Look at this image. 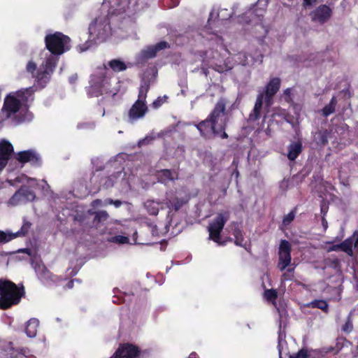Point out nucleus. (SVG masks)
Listing matches in <instances>:
<instances>
[{
	"mask_svg": "<svg viewBox=\"0 0 358 358\" xmlns=\"http://www.w3.org/2000/svg\"><path fill=\"white\" fill-rule=\"evenodd\" d=\"M226 106L227 100L221 97L205 120L197 123L189 122L188 124L195 127L203 139L209 140L214 137L227 139L229 136L226 132V129L229 119L225 117Z\"/></svg>",
	"mask_w": 358,
	"mask_h": 358,
	"instance_id": "obj_1",
	"label": "nucleus"
},
{
	"mask_svg": "<svg viewBox=\"0 0 358 358\" xmlns=\"http://www.w3.org/2000/svg\"><path fill=\"white\" fill-rule=\"evenodd\" d=\"M44 42L46 49L51 55L46 58L43 70L39 71L36 76L40 85H45L50 80L59 60L57 57L69 51L71 48L70 37L60 31L46 34Z\"/></svg>",
	"mask_w": 358,
	"mask_h": 358,
	"instance_id": "obj_2",
	"label": "nucleus"
},
{
	"mask_svg": "<svg viewBox=\"0 0 358 358\" xmlns=\"http://www.w3.org/2000/svg\"><path fill=\"white\" fill-rule=\"evenodd\" d=\"M25 294V289L22 283L17 285L10 280L1 278L0 310H8L18 305Z\"/></svg>",
	"mask_w": 358,
	"mask_h": 358,
	"instance_id": "obj_3",
	"label": "nucleus"
},
{
	"mask_svg": "<svg viewBox=\"0 0 358 358\" xmlns=\"http://www.w3.org/2000/svg\"><path fill=\"white\" fill-rule=\"evenodd\" d=\"M33 94L31 87L22 89L13 94L6 95L1 108L2 113H6V118H9L17 113L22 105L28 102L29 98Z\"/></svg>",
	"mask_w": 358,
	"mask_h": 358,
	"instance_id": "obj_4",
	"label": "nucleus"
},
{
	"mask_svg": "<svg viewBox=\"0 0 358 358\" xmlns=\"http://www.w3.org/2000/svg\"><path fill=\"white\" fill-rule=\"evenodd\" d=\"M229 218L230 212L229 210H220L208 227L209 239L220 246H224L227 244V241H222L221 233Z\"/></svg>",
	"mask_w": 358,
	"mask_h": 358,
	"instance_id": "obj_5",
	"label": "nucleus"
},
{
	"mask_svg": "<svg viewBox=\"0 0 358 358\" xmlns=\"http://www.w3.org/2000/svg\"><path fill=\"white\" fill-rule=\"evenodd\" d=\"M110 29V24L107 20H96L90 24V38L94 43L103 42L108 37Z\"/></svg>",
	"mask_w": 358,
	"mask_h": 358,
	"instance_id": "obj_6",
	"label": "nucleus"
},
{
	"mask_svg": "<svg viewBox=\"0 0 358 358\" xmlns=\"http://www.w3.org/2000/svg\"><path fill=\"white\" fill-rule=\"evenodd\" d=\"M109 3L118 15L127 13L129 16H131L143 9V6H139V0H109Z\"/></svg>",
	"mask_w": 358,
	"mask_h": 358,
	"instance_id": "obj_7",
	"label": "nucleus"
},
{
	"mask_svg": "<svg viewBox=\"0 0 358 358\" xmlns=\"http://www.w3.org/2000/svg\"><path fill=\"white\" fill-rule=\"evenodd\" d=\"M280 85V79L278 77L273 78L266 85L264 91L259 92L258 94H262L264 99L265 107L267 110L273 104V97L279 91Z\"/></svg>",
	"mask_w": 358,
	"mask_h": 358,
	"instance_id": "obj_8",
	"label": "nucleus"
},
{
	"mask_svg": "<svg viewBox=\"0 0 358 358\" xmlns=\"http://www.w3.org/2000/svg\"><path fill=\"white\" fill-rule=\"evenodd\" d=\"M140 348L129 343H120L113 355L110 358H141Z\"/></svg>",
	"mask_w": 358,
	"mask_h": 358,
	"instance_id": "obj_9",
	"label": "nucleus"
},
{
	"mask_svg": "<svg viewBox=\"0 0 358 358\" xmlns=\"http://www.w3.org/2000/svg\"><path fill=\"white\" fill-rule=\"evenodd\" d=\"M291 245L287 240H282L279 246V259L278 267L280 271H284L291 263Z\"/></svg>",
	"mask_w": 358,
	"mask_h": 358,
	"instance_id": "obj_10",
	"label": "nucleus"
},
{
	"mask_svg": "<svg viewBox=\"0 0 358 358\" xmlns=\"http://www.w3.org/2000/svg\"><path fill=\"white\" fill-rule=\"evenodd\" d=\"M106 79V73L101 72L93 75L87 88V94L90 97H98L102 94L103 83Z\"/></svg>",
	"mask_w": 358,
	"mask_h": 358,
	"instance_id": "obj_11",
	"label": "nucleus"
},
{
	"mask_svg": "<svg viewBox=\"0 0 358 358\" xmlns=\"http://www.w3.org/2000/svg\"><path fill=\"white\" fill-rule=\"evenodd\" d=\"M16 159L22 164L29 162L35 166H39L42 163L40 156L33 150L19 152L17 154Z\"/></svg>",
	"mask_w": 358,
	"mask_h": 358,
	"instance_id": "obj_12",
	"label": "nucleus"
},
{
	"mask_svg": "<svg viewBox=\"0 0 358 358\" xmlns=\"http://www.w3.org/2000/svg\"><path fill=\"white\" fill-rule=\"evenodd\" d=\"M35 198L36 194L29 187L22 185L10 199V203L13 205H17L22 199L28 201H32Z\"/></svg>",
	"mask_w": 358,
	"mask_h": 358,
	"instance_id": "obj_13",
	"label": "nucleus"
},
{
	"mask_svg": "<svg viewBox=\"0 0 358 358\" xmlns=\"http://www.w3.org/2000/svg\"><path fill=\"white\" fill-rule=\"evenodd\" d=\"M165 204L170 211H178L188 201V199L183 197H178L176 192L171 191L166 192L165 196Z\"/></svg>",
	"mask_w": 358,
	"mask_h": 358,
	"instance_id": "obj_14",
	"label": "nucleus"
},
{
	"mask_svg": "<svg viewBox=\"0 0 358 358\" xmlns=\"http://www.w3.org/2000/svg\"><path fill=\"white\" fill-rule=\"evenodd\" d=\"M148 110V108L146 106V102L136 100L129 110L128 117L129 121L132 122L138 119L143 118Z\"/></svg>",
	"mask_w": 358,
	"mask_h": 358,
	"instance_id": "obj_15",
	"label": "nucleus"
},
{
	"mask_svg": "<svg viewBox=\"0 0 358 358\" xmlns=\"http://www.w3.org/2000/svg\"><path fill=\"white\" fill-rule=\"evenodd\" d=\"M331 15L330 8L327 5H322L314 11L313 19L324 23L331 17Z\"/></svg>",
	"mask_w": 358,
	"mask_h": 358,
	"instance_id": "obj_16",
	"label": "nucleus"
},
{
	"mask_svg": "<svg viewBox=\"0 0 358 358\" xmlns=\"http://www.w3.org/2000/svg\"><path fill=\"white\" fill-rule=\"evenodd\" d=\"M264 99L262 94H257V99L255 103L252 111L249 115V120L252 122L257 121L262 116V110Z\"/></svg>",
	"mask_w": 358,
	"mask_h": 358,
	"instance_id": "obj_17",
	"label": "nucleus"
},
{
	"mask_svg": "<svg viewBox=\"0 0 358 358\" xmlns=\"http://www.w3.org/2000/svg\"><path fill=\"white\" fill-rule=\"evenodd\" d=\"M287 158L290 161H294L302 152L303 145L301 141L290 143L287 148Z\"/></svg>",
	"mask_w": 358,
	"mask_h": 358,
	"instance_id": "obj_18",
	"label": "nucleus"
},
{
	"mask_svg": "<svg viewBox=\"0 0 358 358\" xmlns=\"http://www.w3.org/2000/svg\"><path fill=\"white\" fill-rule=\"evenodd\" d=\"M14 152L13 145L6 140L0 141V157L8 162Z\"/></svg>",
	"mask_w": 358,
	"mask_h": 358,
	"instance_id": "obj_19",
	"label": "nucleus"
},
{
	"mask_svg": "<svg viewBox=\"0 0 358 358\" xmlns=\"http://www.w3.org/2000/svg\"><path fill=\"white\" fill-rule=\"evenodd\" d=\"M232 234L234 236V243L236 245L244 247V238L242 230L236 222L233 223Z\"/></svg>",
	"mask_w": 358,
	"mask_h": 358,
	"instance_id": "obj_20",
	"label": "nucleus"
},
{
	"mask_svg": "<svg viewBox=\"0 0 358 358\" xmlns=\"http://www.w3.org/2000/svg\"><path fill=\"white\" fill-rule=\"evenodd\" d=\"M38 324L39 322L36 318H31L27 322L25 327V333L29 337L34 338L36 336Z\"/></svg>",
	"mask_w": 358,
	"mask_h": 358,
	"instance_id": "obj_21",
	"label": "nucleus"
},
{
	"mask_svg": "<svg viewBox=\"0 0 358 358\" xmlns=\"http://www.w3.org/2000/svg\"><path fill=\"white\" fill-rule=\"evenodd\" d=\"M35 271L41 280L51 279L52 273L44 264H36Z\"/></svg>",
	"mask_w": 358,
	"mask_h": 358,
	"instance_id": "obj_22",
	"label": "nucleus"
},
{
	"mask_svg": "<svg viewBox=\"0 0 358 358\" xmlns=\"http://www.w3.org/2000/svg\"><path fill=\"white\" fill-rule=\"evenodd\" d=\"M108 66L114 71V72H120L124 71L127 69V66L126 64L119 59H113L108 62Z\"/></svg>",
	"mask_w": 358,
	"mask_h": 358,
	"instance_id": "obj_23",
	"label": "nucleus"
},
{
	"mask_svg": "<svg viewBox=\"0 0 358 358\" xmlns=\"http://www.w3.org/2000/svg\"><path fill=\"white\" fill-rule=\"evenodd\" d=\"M157 178L159 182L166 183L169 181H173V172L170 169H162L157 173Z\"/></svg>",
	"mask_w": 358,
	"mask_h": 358,
	"instance_id": "obj_24",
	"label": "nucleus"
},
{
	"mask_svg": "<svg viewBox=\"0 0 358 358\" xmlns=\"http://www.w3.org/2000/svg\"><path fill=\"white\" fill-rule=\"evenodd\" d=\"M353 243L355 244L353 236L346 238L344 241L341 243V251L352 257L353 255Z\"/></svg>",
	"mask_w": 358,
	"mask_h": 358,
	"instance_id": "obj_25",
	"label": "nucleus"
},
{
	"mask_svg": "<svg viewBox=\"0 0 358 358\" xmlns=\"http://www.w3.org/2000/svg\"><path fill=\"white\" fill-rule=\"evenodd\" d=\"M150 90V82L143 80L141 82L139 90L138 99L146 102L147 94Z\"/></svg>",
	"mask_w": 358,
	"mask_h": 358,
	"instance_id": "obj_26",
	"label": "nucleus"
},
{
	"mask_svg": "<svg viewBox=\"0 0 358 358\" xmlns=\"http://www.w3.org/2000/svg\"><path fill=\"white\" fill-rule=\"evenodd\" d=\"M161 204L159 201L148 200L145 203V207L148 213L151 215H157L159 213V206Z\"/></svg>",
	"mask_w": 358,
	"mask_h": 358,
	"instance_id": "obj_27",
	"label": "nucleus"
},
{
	"mask_svg": "<svg viewBox=\"0 0 358 358\" xmlns=\"http://www.w3.org/2000/svg\"><path fill=\"white\" fill-rule=\"evenodd\" d=\"M337 104V100L336 96H333L329 104L326 105L322 108V115L325 117H328L329 115L334 113L335 112L336 106Z\"/></svg>",
	"mask_w": 358,
	"mask_h": 358,
	"instance_id": "obj_28",
	"label": "nucleus"
},
{
	"mask_svg": "<svg viewBox=\"0 0 358 358\" xmlns=\"http://www.w3.org/2000/svg\"><path fill=\"white\" fill-rule=\"evenodd\" d=\"M32 224L27 220L25 218L23 219V224L21 227L20 229L17 231V232L14 233L15 235V237H24L27 236L31 229Z\"/></svg>",
	"mask_w": 358,
	"mask_h": 358,
	"instance_id": "obj_29",
	"label": "nucleus"
},
{
	"mask_svg": "<svg viewBox=\"0 0 358 358\" xmlns=\"http://www.w3.org/2000/svg\"><path fill=\"white\" fill-rule=\"evenodd\" d=\"M328 136L329 132L327 131V130L318 131L315 137L317 143L321 145H327L328 143Z\"/></svg>",
	"mask_w": 358,
	"mask_h": 358,
	"instance_id": "obj_30",
	"label": "nucleus"
},
{
	"mask_svg": "<svg viewBox=\"0 0 358 358\" xmlns=\"http://www.w3.org/2000/svg\"><path fill=\"white\" fill-rule=\"evenodd\" d=\"M309 306L312 308H319L323 310L324 313H328L329 311L328 303L324 300H315L310 302Z\"/></svg>",
	"mask_w": 358,
	"mask_h": 358,
	"instance_id": "obj_31",
	"label": "nucleus"
},
{
	"mask_svg": "<svg viewBox=\"0 0 358 358\" xmlns=\"http://www.w3.org/2000/svg\"><path fill=\"white\" fill-rule=\"evenodd\" d=\"M95 216L94 219V223L95 224H99L103 222H106L109 215L108 213L106 210H99L94 213Z\"/></svg>",
	"mask_w": 358,
	"mask_h": 358,
	"instance_id": "obj_32",
	"label": "nucleus"
},
{
	"mask_svg": "<svg viewBox=\"0 0 358 358\" xmlns=\"http://www.w3.org/2000/svg\"><path fill=\"white\" fill-rule=\"evenodd\" d=\"M296 208H294L287 215L284 216V217L282 219V224L284 227H287V226L289 225L294 221L295 216H296Z\"/></svg>",
	"mask_w": 358,
	"mask_h": 358,
	"instance_id": "obj_33",
	"label": "nucleus"
},
{
	"mask_svg": "<svg viewBox=\"0 0 358 358\" xmlns=\"http://www.w3.org/2000/svg\"><path fill=\"white\" fill-rule=\"evenodd\" d=\"M45 64V62L42 64V69H43V64ZM36 68H37L36 64L34 62H33V61H29L27 63V66H26V69H27V72L31 73L33 75V76H34V73L36 71ZM43 70V69H41V70H39V71H38L36 72V75L35 76L36 79H37L36 76L38 75V73L39 71H42ZM36 81L38 82V80H36Z\"/></svg>",
	"mask_w": 358,
	"mask_h": 358,
	"instance_id": "obj_34",
	"label": "nucleus"
},
{
	"mask_svg": "<svg viewBox=\"0 0 358 358\" xmlns=\"http://www.w3.org/2000/svg\"><path fill=\"white\" fill-rule=\"evenodd\" d=\"M15 238L16 237L14 233H6L0 231V243H8Z\"/></svg>",
	"mask_w": 358,
	"mask_h": 358,
	"instance_id": "obj_35",
	"label": "nucleus"
},
{
	"mask_svg": "<svg viewBox=\"0 0 358 358\" xmlns=\"http://www.w3.org/2000/svg\"><path fill=\"white\" fill-rule=\"evenodd\" d=\"M309 356L308 349L303 348L298 352L290 355L289 358H308Z\"/></svg>",
	"mask_w": 358,
	"mask_h": 358,
	"instance_id": "obj_36",
	"label": "nucleus"
},
{
	"mask_svg": "<svg viewBox=\"0 0 358 358\" xmlns=\"http://www.w3.org/2000/svg\"><path fill=\"white\" fill-rule=\"evenodd\" d=\"M169 97L166 95L157 97V99L152 102V107L155 109L161 107L164 103L167 101Z\"/></svg>",
	"mask_w": 358,
	"mask_h": 358,
	"instance_id": "obj_37",
	"label": "nucleus"
},
{
	"mask_svg": "<svg viewBox=\"0 0 358 358\" xmlns=\"http://www.w3.org/2000/svg\"><path fill=\"white\" fill-rule=\"evenodd\" d=\"M264 296L266 299V300L273 301L277 299L278 293L273 289H266L264 292Z\"/></svg>",
	"mask_w": 358,
	"mask_h": 358,
	"instance_id": "obj_38",
	"label": "nucleus"
},
{
	"mask_svg": "<svg viewBox=\"0 0 358 358\" xmlns=\"http://www.w3.org/2000/svg\"><path fill=\"white\" fill-rule=\"evenodd\" d=\"M157 50H156L155 47L154 45L150 46L147 48L146 50L144 52V55L147 58H153L156 56L157 53Z\"/></svg>",
	"mask_w": 358,
	"mask_h": 358,
	"instance_id": "obj_39",
	"label": "nucleus"
},
{
	"mask_svg": "<svg viewBox=\"0 0 358 358\" xmlns=\"http://www.w3.org/2000/svg\"><path fill=\"white\" fill-rule=\"evenodd\" d=\"M282 97L287 103H293V99L292 98V89L287 88L286 90H285L283 92Z\"/></svg>",
	"mask_w": 358,
	"mask_h": 358,
	"instance_id": "obj_40",
	"label": "nucleus"
},
{
	"mask_svg": "<svg viewBox=\"0 0 358 358\" xmlns=\"http://www.w3.org/2000/svg\"><path fill=\"white\" fill-rule=\"evenodd\" d=\"M113 241L120 243V244H124L129 243V238L127 236H122V235H117L114 236Z\"/></svg>",
	"mask_w": 358,
	"mask_h": 358,
	"instance_id": "obj_41",
	"label": "nucleus"
},
{
	"mask_svg": "<svg viewBox=\"0 0 358 358\" xmlns=\"http://www.w3.org/2000/svg\"><path fill=\"white\" fill-rule=\"evenodd\" d=\"M157 52L169 48V44L166 41H160L154 45Z\"/></svg>",
	"mask_w": 358,
	"mask_h": 358,
	"instance_id": "obj_42",
	"label": "nucleus"
},
{
	"mask_svg": "<svg viewBox=\"0 0 358 358\" xmlns=\"http://www.w3.org/2000/svg\"><path fill=\"white\" fill-rule=\"evenodd\" d=\"M352 329V324L350 320H348L343 326L342 330L345 332H350Z\"/></svg>",
	"mask_w": 358,
	"mask_h": 358,
	"instance_id": "obj_43",
	"label": "nucleus"
},
{
	"mask_svg": "<svg viewBox=\"0 0 358 358\" xmlns=\"http://www.w3.org/2000/svg\"><path fill=\"white\" fill-rule=\"evenodd\" d=\"M106 202L108 204H113L115 207L118 208L121 206L122 202L120 200H113L112 199H108L106 201Z\"/></svg>",
	"mask_w": 358,
	"mask_h": 358,
	"instance_id": "obj_44",
	"label": "nucleus"
},
{
	"mask_svg": "<svg viewBox=\"0 0 358 358\" xmlns=\"http://www.w3.org/2000/svg\"><path fill=\"white\" fill-rule=\"evenodd\" d=\"M8 161L0 157V173L4 169L8 164Z\"/></svg>",
	"mask_w": 358,
	"mask_h": 358,
	"instance_id": "obj_45",
	"label": "nucleus"
},
{
	"mask_svg": "<svg viewBox=\"0 0 358 358\" xmlns=\"http://www.w3.org/2000/svg\"><path fill=\"white\" fill-rule=\"evenodd\" d=\"M316 1L317 0H303V6L304 7L310 6L313 5Z\"/></svg>",
	"mask_w": 358,
	"mask_h": 358,
	"instance_id": "obj_46",
	"label": "nucleus"
},
{
	"mask_svg": "<svg viewBox=\"0 0 358 358\" xmlns=\"http://www.w3.org/2000/svg\"><path fill=\"white\" fill-rule=\"evenodd\" d=\"M330 251H341V243L333 245L330 249Z\"/></svg>",
	"mask_w": 358,
	"mask_h": 358,
	"instance_id": "obj_47",
	"label": "nucleus"
},
{
	"mask_svg": "<svg viewBox=\"0 0 358 358\" xmlns=\"http://www.w3.org/2000/svg\"><path fill=\"white\" fill-rule=\"evenodd\" d=\"M255 11L257 13V15H258L259 17H262L264 13V12H265V10L264 9H259V10L255 9V10L250 11L249 13H253Z\"/></svg>",
	"mask_w": 358,
	"mask_h": 358,
	"instance_id": "obj_48",
	"label": "nucleus"
},
{
	"mask_svg": "<svg viewBox=\"0 0 358 358\" xmlns=\"http://www.w3.org/2000/svg\"><path fill=\"white\" fill-rule=\"evenodd\" d=\"M328 206L324 204L321 205V213L323 214V217H324L327 213Z\"/></svg>",
	"mask_w": 358,
	"mask_h": 358,
	"instance_id": "obj_49",
	"label": "nucleus"
},
{
	"mask_svg": "<svg viewBox=\"0 0 358 358\" xmlns=\"http://www.w3.org/2000/svg\"><path fill=\"white\" fill-rule=\"evenodd\" d=\"M102 203V201L101 199H95L92 201V206H97L101 205Z\"/></svg>",
	"mask_w": 358,
	"mask_h": 358,
	"instance_id": "obj_50",
	"label": "nucleus"
},
{
	"mask_svg": "<svg viewBox=\"0 0 358 358\" xmlns=\"http://www.w3.org/2000/svg\"><path fill=\"white\" fill-rule=\"evenodd\" d=\"M73 285H74V280H69L66 285V287L68 288V289H71L73 287Z\"/></svg>",
	"mask_w": 358,
	"mask_h": 358,
	"instance_id": "obj_51",
	"label": "nucleus"
},
{
	"mask_svg": "<svg viewBox=\"0 0 358 358\" xmlns=\"http://www.w3.org/2000/svg\"><path fill=\"white\" fill-rule=\"evenodd\" d=\"M187 358H200V357L196 352H192Z\"/></svg>",
	"mask_w": 358,
	"mask_h": 358,
	"instance_id": "obj_52",
	"label": "nucleus"
},
{
	"mask_svg": "<svg viewBox=\"0 0 358 358\" xmlns=\"http://www.w3.org/2000/svg\"><path fill=\"white\" fill-rule=\"evenodd\" d=\"M352 236H356V238L355 240V246L356 247L358 245V231H355Z\"/></svg>",
	"mask_w": 358,
	"mask_h": 358,
	"instance_id": "obj_53",
	"label": "nucleus"
},
{
	"mask_svg": "<svg viewBox=\"0 0 358 358\" xmlns=\"http://www.w3.org/2000/svg\"><path fill=\"white\" fill-rule=\"evenodd\" d=\"M322 224L324 228L327 229V220L325 219L324 217H322Z\"/></svg>",
	"mask_w": 358,
	"mask_h": 358,
	"instance_id": "obj_54",
	"label": "nucleus"
},
{
	"mask_svg": "<svg viewBox=\"0 0 358 358\" xmlns=\"http://www.w3.org/2000/svg\"><path fill=\"white\" fill-rule=\"evenodd\" d=\"M223 241H227V242H230V241H232V238H230V237H229V238H225V239H224Z\"/></svg>",
	"mask_w": 358,
	"mask_h": 358,
	"instance_id": "obj_55",
	"label": "nucleus"
},
{
	"mask_svg": "<svg viewBox=\"0 0 358 358\" xmlns=\"http://www.w3.org/2000/svg\"><path fill=\"white\" fill-rule=\"evenodd\" d=\"M294 269L293 268H288L287 272H292Z\"/></svg>",
	"mask_w": 358,
	"mask_h": 358,
	"instance_id": "obj_56",
	"label": "nucleus"
},
{
	"mask_svg": "<svg viewBox=\"0 0 358 358\" xmlns=\"http://www.w3.org/2000/svg\"><path fill=\"white\" fill-rule=\"evenodd\" d=\"M282 277L285 278H286V273H283Z\"/></svg>",
	"mask_w": 358,
	"mask_h": 358,
	"instance_id": "obj_57",
	"label": "nucleus"
}]
</instances>
